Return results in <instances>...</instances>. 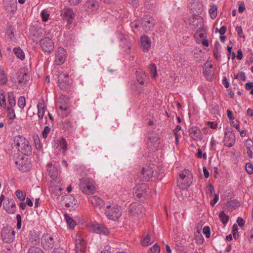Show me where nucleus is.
I'll return each instance as SVG.
<instances>
[{
	"mask_svg": "<svg viewBox=\"0 0 253 253\" xmlns=\"http://www.w3.org/2000/svg\"><path fill=\"white\" fill-rule=\"evenodd\" d=\"M14 146L22 154L26 156H31L32 148L29 141L23 135H18L14 137Z\"/></svg>",
	"mask_w": 253,
	"mask_h": 253,
	"instance_id": "obj_1",
	"label": "nucleus"
},
{
	"mask_svg": "<svg viewBox=\"0 0 253 253\" xmlns=\"http://www.w3.org/2000/svg\"><path fill=\"white\" fill-rule=\"evenodd\" d=\"M104 213L109 219L116 220L121 216L122 209L121 206L112 203L106 205L104 210Z\"/></svg>",
	"mask_w": 253,
	"mask_h": 253,
	"instance_id": "obj_2",
	"label": "nucleus"
},
{
	"mask_svg": "<svg viewBox=\"0 0 253 253\" xmlns=\"http://www.w3.org/2000/svg\"><path fill=\"white\" fill-rule=\"evenodd\" d=\"M192 181V174L188 169H185L179 174V178L177 180L178 186L181 189H186L190 187Z\"/></svg>",
	"mask_w": 253,
	"mask_h": 253,
	"instance_id": "obj_3",
	"label": "nucleus"
},
{
	"mask_svg": "<svg viewBox=\"0 0 253 253\" xmlns=\"http://www.w3.org/2000/svg\"><path fill=\"white\" fill-rule=\"evenodd\" d=\"M57 241L55 236L48 233L43 234L41 239V247L45 251L52 249Z\"/></svg>",
	"mask_w": 253,
	"mask_h": 253,
	"instance_id": "obj_4",
	"label": "nucleus"
},
{
	"mask_svg": "<svg viewBox=\"0 0 253 253\" xmlns=\"http://www.w3.org/2000/svg\"><path fill=\"white\" fill-rule=\"evenodd\" d=\"M59 86L63 91H68L72 88V81L69 78L68 74L62 72L58 77Z\"/></svg>",
	"mask_w": 253,
	"mask_h": 253,
	"instance_id": "obj_5",
	"label": "nucleus"
},
{
	"mask_svg": "<svg viewBox=\"0 0 253 253\" xmlns=\"http://www.w3.org/2000/svg\"><path fill=\"white\" fill-rule=\"evenodd\" d=\"M40 45L44 53L50 54L53 51L54 44L51 39L45 37L39 41Z\"/></svg>",
	"mask_w": 253,
	"mask_h": 253,
	"instance_id": "obj_6",
	"label": "nucleus"
},
{
	"mask_svg": "<svg viewBox=\"0 0 253 253\" xmlns=\"http://www.w3.org/2000/svg\"><path fill=\"white\" fill-rule=\"evenodd\" d=\"M15 232L10 227H4L1 232L3 241L6 243L13 242L15 239Z\"/></svg>",
	"mask_w": 253,
	"mask_h": 253,
	"instance_id": "obj_7",
	"label": "nucleus"
},
{
	"mask_svg": "<svg viewBox=\"0 0 253 253\" xmlns=\"http://www.w3.org/2000/svg\"><path fill=\"white\" fill-rule=\"evenodd\" d=\"M60 104L59 106V115L64 118L69 115L71 113L70 108L67 106L66 103L68 102V98L66 96L61 94L60 98Z\"/></svg>",
	"mask_w": 253,
	"mask_h": 253,
	"instance_id": "obj_8",
	"label": "nucleus"
},
{
	"mask_svg": "<svg viewBox=\"0 0 253 253\" xmlns=\"http://www.w3.org/2000/svg\"><path fill=\"white\" fill-rule=\"evenodd\" d=\"M17 168L22 172H28L30 170L32 164L28 158L22 157L15 162Z\"/></svg>",
	"mask_w": 253,
	"mask_h": 253,
	"instance_id": "obj_9",
	"label": "nucleus"
},
{
	"mask_svg": "<svg viewBox=\"0 0 253 253\" xmlns=\"http://www.w3.org/2000/svg\"><path fill=\"white\" fill-rule=\"evenodd\" d=\"M80 189L86 194H93L95 191L94 184L87 180H83L80 184Z\"/></svg>",
	"mask_w": 253,
	"mask_h": 253,
	"instance_id": "obj_10",
	"label": "nucleus"
},
{
	"mask_svg": "<svg viewBox=\"0 0 253 253\" xmlns=\"http://www.w3.org/2000/svg\"><path fill=\"white\" fill-rule=\"evenodd\" d=\"M76 253H85L86 242L80 235H77L75 239Z\"/></svg>",
	"mask_w": 253,
	"mask_h": 253,
	"instance_id": "obj_11",
	"label": "nucleus"
},
{
	"mask_svg": "<svg viewBox=\"0 0 253 253\" xmlns=\"http://www.w3.org/2000/svg\"><path fill=\"white\" fill-rule=\"evenodd\" d=\"M141 26L145 32L150 31L155 26L154 20L150 16H146L141 20Z\"/></svg>",
	"mask_w": 253,
	"mask_h": 253,
	"instance_id": "obj_12",
	"label": "nucleus"
},
{
	"mask_svg": "<svg viewBox=\"0 0 253 253\" xmlns=\"http://www.w3.org/2000/svg\"><path fill=\"white\" fill-rule=\"evenodd\" d=\"M147 186L145 184L136 185L133 188L134 195L139 199H141L146 195Z\"/></svg>",
	"mask_w": 253,
	"mask_h": 253,
	"instance_id": "obj_13",
	"label": "nucleus"
},
{
	"mask_svg": "<svg viewBox=\"0 0 253 253\" xmlns=\"http://www.w3.org/2000/svg\"><path fill=\"white\" fill-rule=\"evenodd\" d=\"M89 229L95 233L107 235L109 233L108 228L98 223H94L89 226Z\"/></svg>",
	"mask_w": 253,
	"mask_h": 253,
	"instance_id": "obj_14",
	"label": "nucleus"
},
{
	"mask_svg": "<svg viewBox=\"0 0 253 253\" xmlns=\"http://www.w3.org/2000/svg\"><path fill=\"white\" fill-rule=\"evenodd\" d=\"M3 7L8 13H13L17 10L16 0H3Z\"/></svg>",
	"mask_w": 253,
	"mask_h": 253,
	"instance_id": "obj_15",
	"label": "nucleus"
},
{
	"mask_svg": "<svg viewBox=\"0 0 253 253\" xmlns=\"http://www.w3.org/2000/svg\"><path fill=\"white\" fill-rule=\"evenodd\" d=\"M30 79L28 73V69L25 68H20L18 72V83L20 84H25Z\"/></svg>",
	"mask_w": 253,
	"mask_h": 253,
	"instance_id": "obj_16",
	"label": "nucleus"
},
{
	"mask_svg": "<svg viewBox=\"0 0 253 253\" xmlns=\"http://www.w3.org/2000/svg\"><path fill=\"white\" fill-rule=\"evenodd\" d=\"M224 145L231 147L235 142V136L234 132L230 130L226 131L224 136Z\"/></svg>",
	"mask_w": 253,
	"mask_h": 253,
	"instance_id": "obj_17",
	"label": "nucleus"
},
{
	"mask_svg": "<svg viewBox=\"0 0 253 253\" xmlns=\"http://www.w3.org/2000/svg\"><path fill=\"white\" fill-rule=\"evenodd\" d=\"M66 58V53L65 50L63 47L58 48L55 55V63L56 65L62 64Z\"/></svg>",
	"mask_w": 253,
	"mask_h": 253,
	"instance_id": "obj_18",
	"label": "nucleus"
},
{
	"mask_svg": "<svg viewBox=\"0 0 253 253\" xmlns=\"http://www.w3.org/2000/svg\"><path fill=\"white\" fill-rule=\"evenodd\" d=\"M153 169L149 167L146 166L142 169L141 171V179L143 181H149L152 178L153 174Z\"/></svg>",
	"mask_w": 253,
	"mask_h": 253,
	"instance_id": "obj_19",
	"label": "nucleus"
},
{
	"mask_svg": "<svg viewBox=\"0 0 253 253\" xmlns=\"http://www.w3.org/2000/svg\"><path fill=\"white\" fill-rule=\"evenodd\" d=\"M189 135L194 141H200L203 138L201 130L197 126H192L189 129Z\"/></svg>",
	"mask_w": 253,
	"mask_h": 253,
	"instance_id": "obj_20",
	"label": "nucleus"
},
{
	"mask_svg": "<svg viewBox=\"0 0 253 253\" xmlns=\"http://www.w3.org/2000/svg\"><path fill=\"white\" fill-rule=\"evenodd\" d=\"M29 243L34 246L38 245L40 243V233L36 231H30L29 236Z\"/></svg>",
	"mask_w": 253,
	"mask_h": 253,
	"instance_id": "obj_21",
	"label": "nucleus"
},
{
	"mask_svg": "<svg viewBox=\"0 0 253 253\" xmlns=\"http://www.w3.org/2000/svg\"><path fill=\"white\" fill-rule=\"evenodd\" d=\"M141 46L143 52L148 51L151 47V41L148 36H143L140 39Z\"/></svg>",
	"mask_w": 253,
	"mask_h": 253,
	"instance_id": "obj_22",
	"label": "nucleus"
},
{
	"mask_svg": "<svg viewBox=\"0 0 253 253\" xmlns=\"http://www.w3.org/2000/svg\"><path fill=\"white\" fill-rule=\"evenodd\" d=\"M65 206L67 208H71L70 211L75 210V207L77 204V200L76 198L72 195H68L64 199Z\"/></svg>",
	"mask_w": 253,
	"mask_h": 253,
	"instance_id": "obj_23",
	"label": "nucleus"
},
{
	"mask_svg": "<svg viewBox=\"0 0 253 253\" xmlns=\"http://www.w3.org/2000/svg\"><path fill=\"white\" fill-rule=\"evenodd\" d=\"M212 68L213 66L211 64L206 63L204 64V74L207 80H211L213 78Z\"/></svg>",
	"mask_w": 253,
	"mask_h": 253,
	"instance_id": "obj_24",
	"label": "nucleus"
},
{
	"mask_svg": "<svg viewBox=\"0 0 253 253\" xmlns=\"http://www.w3.org/2000/svg\"><path fill=\"white\" fill-rule=\"evenodd\" d=\"M63 14L64 18L67 20L68 24L69 25L72 24L75 17V13L73 9L71 8H65Z\"/></svg>",
	"mask_w": 253,
	"mask_h": 253,
	"instance_id": "obj_25",
	"label": "nucleus"
},
{
	"mask_svg": "<svg viewBox=\"0 0 253 253\" xmlns=\"http://www.w3.org/2000/svg\"><path fill=\"white\" fill-rule=\"evenodd\" d=\"M47 171L48 175L52 180H55L58 175V170L55 165L52 164L47 165Z\"/></svg>",
	"mask_w": 253,
	"mask_h": 253,
	"instance_id": "obj_26",
	"label": "nucleus"
},
{
	"mask_svg": "<svg viewBox=\"0 0 253 253\" xmlns=\"http://www.w3.org/2000/svg\"><path fill=\"white\" fill-rule=\"evenodd\" d=\"M89 201L94 207L98 208L99 209H101L104 206V201L97 196H90Z\"/></svg>",
	"mask_w": 253,
	"mask_h": 253,
	"instance_id": "obj_27",
	"label": "nucleus"
},
{
	"mask_svg": "<svg viewBox=\"0 0 253 253\" xmlns=\"http://www.w3.org/2000/svg\"><path fill=\"white\" fill-rule=\"evenodd\" d=\"M136 76L138 82L141 84H144L148 81V77L143 71H136Z\"/></svg>",
	"mask_w": 253,
	"mask_h": 253,
	"instance_id": "obj_28",
	"label": "nucleus"
},
{
	"mask_svg": "<svg viewBox=\"0 0 253 253\" xmlns=\"http://www.w3.org/2000/svg\"><path fill=\"white\" fill-rule=\"evenodd\" d=\"M141 205L137 203L131 204L129 206V212L132 215H138L141 213Z\"/></svg>",
	"mask_w": 253,
	"mask_h": 253,
	"instance_id": "obj_29",
	"label": "nucleus"
},
{
	"mask_svg": "<svg viewBox=\"0 0 253 253\" xmlns=\"http://www.w3.org/2000/svg\"><path fill=\"white\" fill-rule=\"evenodd\" d=\"M8 205H7V204L3 205L4 208L5 209L6 211L10 214L14 213L16 211V207L14 200L12 199L8 200Z\"/></svg>",
	"mask_w": 253,
	"mask_h": 253,
	"instance_id": "obj_30",
	"label": "nucleus"
},
{
	"mask_svg": "<svg viewBox=\"0 0 253 253\" xmlns=\"http://www.w3.org/2000/svg\"><path fill=\"white\" fill-rule=\"evenodd\" d=\"M207 30L206 29H204L201 32L196 33L194 37L196 40V42L198 43H201V40L202 38L206 39L207 37Z\"/></svg>",
	"mask_w": 253,
	"mask_h": 253,
	"instance_id": "obj_31",
	"label": "nucleus"
},
{
	"mask_svg": "<svg viewBox=\"0 0 253 253\" xmlns=\"http://www.w3.org/2000/svg\"><path fill=\"white\" fill-rule=\"evenodd\" d=\"M38 110V115L40 119H42L44 115L45 106L43 103H39L37 105Z\"/></svg>",
	"mask_w": 253,
	"mask_h": 253,
	"instance_id": "obj_32",
	"label": "nucleus"
},
{
	"mask_svg": "<svg viewBox=\"0 0 253 253\" xmlns=\"http://www.w3.org/2000/svg\"><path fill=\"white\" fill-rule=\"evenodd\" d=\"M193 25L194 26L193 27L194 30L197 31V33L201 32L203 29H205L204 28V24L202 21H199L198 20H194L193 21Z\"/></svg>",
	"mask_w": 253,
	"mask_h": 253,
	"instance_id": "obj_33",
	"label": "nucleus"
},
{
	"mask_svg": "<svg viewBox=\"0 0 253 253\" xmlns=\"http://www.w3.org/2000/svg\"><path fill=\"white\" fill-rule=\"evenodd\" d=\"M13 53L16 56V57L23 60L25 58V54L23 50L20 47H15L13 50Z\"/></svg>",
	"mask_w": 253,
	"mask_h": 253,
	"instance_id": "obj_34",
	"label": "nucleus"
},
{
	"mask_svg": "<svg viewBox=\"0 0 253 253\" xmlns=\"http://www.w3.org/2000/svg\"><path fill=\"white\" fill-rule=\"evenodd\" d=\"M85 5L91 11H93L97 8L98 3L97 1L95 0H89L86 1Z\"/></svg>",
	"mask_w": 253,
	"mask_h": 253,
	"instance_id": "obj_35",
	"label": "nucleus"
},
{
	"mask_svg": "<svg viewBox=\"0 0 253 253\" xmlns=\"http://www.w3.org/2000/svg\"><path fill=\"white\" fill-rule=\"evenodd\" d=\"M7 98L9 105L11 107L15 106L16 105V100L13 92H8Z\"/></svg>",
	"mask_w": 253,
	"mask_h": 253,
	"instance_id": "obj_36",
	"label": "nucleus"
},
{
	"mask_svg": "<svg viewBox=\"0 0 253 253\" xmlns=\"http://www.w3.org/2000/svg\"><path fill=\"white\" fill-rule=\"evenodd\" d=\"M64 216L68 225L73 229L76 225V222L67 214H65Z\"/></svg>",
	"mask_w": 253,
	"mask_h": 253,
	"instance_id": "obj_37",
	"label": "nucleus"
},
{
	"mask_svg": "<svg viewBox=\"0 0 253 253\" xmlns=\"http://www.w3.org/2000/svg\"><path fill=\"white\" fill-rule=\"evenodd\" d=\"M220 46V44L218 42H216L215 43L213 49V56L217 60H219L220 59V54L219 52V46Z\"/></svg>",
	"mask_w": 253,
	"mask_h": 253,
	"instance_id": "obj_38",
	"label": "nucleus"
},
{
	"mask_svg": "<svg viewBox=\"0 0 253 253\" xmlns=\"http://www.w3.org/2000/svg\"><path fill=\"white\" fill-rule=\"evenodd\" d=\"M153 241V240H151L150 235L149 234H147L146 236L141 240V244L142 246L147 247L151 244Z\"/></svg>",
	"mask_w": 253,
	"mask_h": 253,
	"instance_id": "obj_39",
	"label": "nucleus"
},
{
	"mask_svg": "<svg viewBox=\"0 0 253 253\" xmlns=\"http://www.w3.org/2000/svg\"><path fill=\"white\" fill-rule=\"evenodd\" d=\"M6 34L11 41H14L15 38L14 34V29L11 25L7 27Z\"/></svg>",
	"mask_w": 253,
	"mask_h": 253,
	"instance_id": "obj_40",
	"label": "nucleus"
},
{
	"mask_svg": "<svg viewBox=\"0 0 253 253\" xmlns=\"http://www.w3.org/2000/svg\"><path fill=\"white\" fill-rule=\"evenodd\" d=\"M6 108V111L7 112V117L10 120H13L15 118V111L12 107H7Z\"/></svg>",
	"mask_w": 253,
	"mask_h": 253,
	"instance_id": "obj_41",
	"label": "nucleus"
},
{
	"mask_svg": "<svg viewBox=\"0 0 253 253\" xmlns=\"http://www.w3.org/2000/svg\"><path fill=\"white\" fill-rule=\"evenodd\" d=\"M209 13L211 19H214L217 16V6L213 4L211 6V8L209 10Z\"/></svg>",
	"mask_w": 253,
	"mask_h": 253,
	"instance_id": "obj_42",
	"label": "nucleus"
},
{
	"mask_svg": "<svg viewBox=\"0 0 253 253\" xmlns=\"http://www.w3.org/2000/svg\"><path fill=\"white\" fill-rule=\"evenodd\" d=\"M59 146L63 149L64 153L67 150V143L64 137H61L59 140Z\"/></svg>",
	"mask_w": 253,
	"mask_h": 253,
	"instance_id": "obj_43",
	"label": "nucleus"
},
{
	"mask_svg": "<svg viewBox=\"0 0 253 253\" xmlns=\"http://www.w3.org/2000/svg\"><path fill=\"white\" fill-rule=\"evenodd\" d=\"M219 217L224 225H225L228 221L229 216L225 214L224 211H221L220 212Z\"/></svg>",
	"mask_w": 253,
	"mask_h": 253,
	"instance_id": "obj_44",
	"label": "nucleus"
},
{
	"mask_svg": "<svg viewBox=\"0 0 253 253\" xmlns=\"http://www.w3.org/2000/svg\"><path fill=\"white\" fill-rule=\"evenodd\" d=\"M7 82V76L3 70H0V84L5 85Z\"/></svg>",
	"mask_w": 253,
	"mask_h": 253,
	"instance_id": "obj_45",
	"label": "nucleus"
},
{
	"mask_svg": "<svg viewBox=\"0 0 253 253\" xmlns=\"http://www.w3.org/2000/svg\"><path fill=\"white\" fill-rule=\"evenodd\" d=\"M15 195L17 198L21 201H24L26 198V193L23 191L18 189L15 192Z\"/></svg>",
	"mask_w": 253,
	"mask_h": 253,
	"instance_id": "obj_46",
	"label": "nucleus"
},
{
	"mask_svg": "<svg viewBox=\"0 0 253 253\" xmlns=\"http://www.w3.org/2000/svg\"><path fill=\"white\" fill-rule=\"evenodd\" d=\"M28 253H44L42 250L37 246H32L28 250Z\"/></svg>",
	"mask_w": 253,
	"mask_h": 253,
	"instance_id": "obj_47",
	"label": "nucleus"
},
{
	"mask_svg": "<svg viewBox=\"0 0 253 253\" xmlns=\"http://www.w3.org/2000/svg\"><path fill=\"white\" fill-rule=\"evenodd\" d=\"M226 205L227 206L231 207L232 208L235 209L239 207L240 204V203L237 200H234L228 201Z\"/></svg>",
	"mask_w": 253,
	"mask_h": 253,
	"instance_id": "obj_48",
	"label": "nucleus"
},
{
	"mask_svg": "<svg viewBox=\"0 0 253 253\" xmlns=\"http://www.w3.org/2000/svg\"><path fill=\"white\" fill-rule=\"evenodd\" d=\"M149 69L152 77L155 78L157 76V70L156 65L153 63L151 64L149 66Z\"/></svg>",
	"mask_w": 253,
	"mask_h": 253,
	"instance_id": "obj_49",
	"label": "nucleus"
},
{
	"mask_svg": "<svg viewBox=\"0 0 253 253\" xmlns=\"http://www.w3.org/2000/svg\"><path fill=\"white\" fill-rule=\"evenodd\" d=\"M195 239L196 243L198 244H202L204 242V238L199 230H198V234L195 235Z\"/></svg>",
	"mask_w": 253,
	"mask_h": 253,
	"instance_id": "obj_50",
	"label": "nucleus"
},
{
	"mask_svg": "<svg viewBox=\"0 0 253 253\" xmlns=\"http://www.w3.org/2000/svg\"><path fill=\"white\" fill-rule=\"evenodd\" d=\"M33 138L36 148L39 150L41 149V148L42 147V145L41 143L38 135L34 136Z\"/></svg>",
	"mask_w": 253,
	"mask_h": 253,
	"instance_id": "obj_51",
	"label": "nucleus"
},
{
	"mask_svg": "<svg viewBox=\"0 0 253 253\" xmlns=\"http://www.w3.org/2000/svg\"><path fill=\"white\" fill-rule=\"evenodd\" d=\"M26 101L25 98L24 96H20L18 98V105L21 108L23 109L25 106Z\"/></svg>",
	"mask_w": 253,
	"mask_h": 253,
	"instance_id": "obj_52",
	"label": "nucleus"
},
{
	"mask_svg": "<svg viewBox=\"0 0 253 253\" xmlns=\"http://www.w3.org/2000/svg\"><path fill=\"white\" fill-rule=\"evenodd\" d=\"M0 105L4 108H6V99L3 93H0Z\"/></svg>",
	"mask_w": 253,
	"mask_h": 253,
	"instance_id": "obj_53",
	"label": "nucleus"
},
{
	"mask_svg": "<svg viewBox=\"0 0 253 253\" xmlns=\"http://www.w3.org/2000/svg\"><path fill=\"white\" fill-rule=\"evenodd\" d=\"M160 247L157 244H156L150 248L149 253H160Z\"/></svg>",
	"mask_w": 253,
	"mask_h": 253,
	"instance_id": "obj_54",
	"label": "nucleus"
},
{
	"mask_svg": "<svg viewBox=\"0 0 253 253\" xmlns=\"http://www.w3.org/2000/svg\"><path fill=\"white\" fill-rule=\"evenodd\" d=\"M50 127L48 126H46L44 127V129L42 131V136L43 138H47L48 133L50 131Z\"/></svg>",
	"mask_w": 253,
	"mask_h": 253,
	"instance_id": "obj_55",
	"label": "nucleus"
},
{
	"mask_svg": "<svg viewBox=\"0 0 253 253\" xmlns=\"http://www.w3.org/2000/svg\"><path fill=\"white\" fill-rule=\"evenodd\" d=\"M63 126L64 128L66 129H69V128L72 127L73 126V123L72 122L69 120H65L63 122Z\"/></svg>",
	"mask_w": 253,
	"mask_h": 253,
	"instance_id": "obj_56",
	"label": "nucleus"
},
{
	"mask_svg": "<svg viewBox=\"0 0 253 253\" xmlns=\"http://www.w3.org/2000/svg\"><path fill=\"white\" fill-rule=\"evenodd\" d=\"M246 170L248 174H251L253 173V165L251 163H248L246 165Z\"/></svg>",
	"mask_w": 253,
	"mask_h": 253,
	"instance_id": "obj_57",
	"label": "nucleus"
},
{
	"mask_svg": "<svg viewBox=\"0 0 253 253\" xmlns=\"http://www.w3.org/2000/svg\"><path fill=\"white\" fill-rule=\"evenodd\" d=\"M203 234L205 235L207 238H209L211 235V230L209 226H205L203 229Z\"/></svg>",
	"mask_w": 253,
	"mask_h": 253,
	"instance_id": "obj_58",
	"label": "nucleus"
},
{
	"mask_svg": "<svg viewBox=\"0 0 253 253\" xmlns=\"http://www.w3.org/2000/svg\"><path fill=\"white\" fill-rule=\"evenodd\" d=\"M49 14L46 10H42L41 12V16L43 21L46 22L48 20Z\"/></svg>",
	"mask_w": 253,
	"mask_h": 253,
	"instance_id": "obj_59",
	"label": "nucleus"
},
{
	"mask_svg": "<svg viewBox=\"0 0 253 253\" xmlns=\"http://www.w3.org/2000/svg\"><path fill=\"white\" fill-rule=\"evenodd\" d=\"M235 30H236V31L237 32L238 36L240 38H243L244 39L245 38V37L243 33V30H242V28L241 26L236 27Z\"/></svg>",
	"mask_w": 253,
	"mask_h": 253,
	"instance_id": "obj_60",
	"label": "nucleus"
},
{
	"mask_svg": "<svg viewBox=\"0 0 253 253\" xmlns=\"http://www.w3.org/2000/svg\"><path fill=\"white\" fill-rule=\"evenodd\" d=\"M245 145L247 149L251 148V147H253V141L252 140L248 139L246 140Z\"/></svg>",
	"mask_w": 253,
	"mask_h": 253,
	"instance_id": "obj_61",
	"label": "nucleus"
},
{
	"mask_svg": "<svg viewBox=\"0 0 253 253\" xmlns=\"http://www.w3.org/2000/svg\"><path fill=\"white\" fill-rule=\"evenodd\" d=\"M52 253H67L66 251L62 248H57L53 250Z\"/></svg>",
	"mask_w": 253,
	"mask_h": 253,
	"instance_id": "obj_62",
	"label": "nucleus"
},
{
	"mask_svg": "<svg viewBox=\"0 0 253 253\" xmlns=\"http://www.w3.org/2000/svg\"><path fill=\"white\" fill-rule=\"evenodd\" d=\"M227 115L228 119L230 120H233L235 119L233 114V112L230 110L228 109L227 110Z\"/></svg>",
	"mask_w": 253,
	"mask_h": 253,
	"instance_id": "obj_63",
	"label": "nucleus"
},
{
	"mask_svg": "<svg viewBox=\"0 0 253 253\" xmlns=\"http://www.w3.org/2000/svg\"><path fill=\"white\" fill-rule=\"evenodd\" d=\"M237 222L239 226L242 227L244 225L245 222L241 217H239L237 219Z\"/></svg>",
	"mask_w": 253,
	"mask_h": 253,
	"instance_id": "obj_64",
	"label": "nucleus"
}]
</instances>
